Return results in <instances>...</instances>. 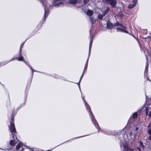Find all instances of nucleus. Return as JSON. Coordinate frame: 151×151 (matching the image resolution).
<instances>
[{
    "instance_id": "nucleus-15",
    "label": "nucleus",
    "mask_w": 151,
    "mask_h": 151,
    "mask_svg": "<svg viewBox=\"0 0 151 151\" xmlns=\"http://www.w3.org/2000/svg\"><path fill=\"white\" fill-rule=\"evenodd\" d=\"M93 14V12L91 10H88L87 11V15H88L91 16Z\"/></svg>"
},
{
    "instance_id": "nucleus-5",
    "label": "nucleus",
    "mask_w": 151,
    "mask_h": 151,
    "mask_svg": "<svg viewBox=\"0 0 151 151\" xmlns=\"http://www.w3.org/2000/svg\"><path fill=\"white\" fill-rule=\"evenodd\" d=\"M120 146L121 147H123L122 151H133V149L128 146V144L126 142H124V144L121 143L120 144Z\"/></svg>"
},
{
    "instance_id": "nucleus-38",
    "label": "nucleus",
    "mask_w": 151,
    "mask_h": 151,
    "mask_svg": "<svg viewBox=\"0 0 151 151\" xmlns=\"http://www.w3.org/2000/svg\"><path fill=\"white\" fill-rule=\"evenodd\" d=\"M103 132V133H104V134H109V133L107 134V133H105V132Z\"/></svg>"
},
{
    "instance_id": "nucleus-42",
    "label": "nucleus",
    "mask_w": 151,
    "mask_h": 151,
    "mask_svg": "<svg viewBox=\"0 0 151 151\" xmlns=\"http://www.w3.org/2000/svg\"><path fill=\"white\" fill-rule=\"evenodd\" d=\"M146 59H147V56H146Z\"/></svg>"
},
{
    "instance_id": "nucleus-41",
    "label": "nucleus",
    "mask_w": 151,
    "mask_h": 151,
    "mask_svg": "<svg viewBox=\"0 0 151 151\" xmlns=\"http://www.w3.org/2000/svg\"><path fill=\"white\" fill-rule=\"evenodd\" d=\"M14 58H13L11 60H10V61H11L12 60H14Z\"/></svg>"
},
{
    "instance_id": "nucleus-37",
    "label": "nucleus",
    "mask_w": 151,
    "mask_h": 151,
    "mask_svg": "<svg viewBox=\"0 0 151 151\" xmlns=\"http://www.w3.org/2000/svg\"><path fill=\"white\" fill-rule=\"evenodd\" d=\"M137 149L139 150V151H140V150L139 147H137Z\"/></svg>"
},
{
    "instance_id": "nucleus-30",
    "label": "nucleus",
    "mask_w": 151,
    "mask_h": 151,
    "mask_svg": "<svg viewBox=\"0 0 151 151\" xmlns=\"http://www.w3.org/2000/svg\"><path fill=\"white\" fill-rule=\"evenodd\" d=\"M26 147L27 148L29 149L30 150V151H33V150L32 149H31L30 147H29L28 146H27Z\"/></svg>"
},
{
    "instance_id": "nucleus-2",
    "label": "nucleus",
    "mask_w": 151,
    "mask_h": 151,
    "mask_svg": "<svg viewBox=\"0 0 151 151\" xmlns=\"http://www.w3.org/2000/svg\"><path fill=\"white\" fill-rule=\"evenodd\" d=\"M15 137H14V138H12L13 139L10 140L9 143L10 145L11 146V147L9 149L8 148L7 149L8 150V151H12V150H11V149H12V148H13L17 142L15 140ZM22 143H19L16 147V150H17V151H24V149L22 147V148L21 150H19V149L22 147Z\"/></svg>"
},
{
    "instance_id": "nucleus-10",
    "label": "nucleus",
    "mask_w": 151,
    "mask_h": 151,
    "mask_svg": "<svg viewBox=\"0 0 151 151\" xmlns=\"http://www.w3.org/2000/svg\"><path fill=\"white\" fill-rule=\"evenodd\" d=\"M107 27L109 29H111L113 28L114 25L110 22L108 21L107 23Z\"/></svg>"
},
{
    "instance_id": "nucleus-25",
    "label": "nucleus",
    "mask_w": 151,
    "mask_h": 151,
    "mask_svg": "<svg viewBox=\"0 0 151 151\" xmlns=\"http://www.w3.org/2000/svg\"><path fill=\"white\" fill-rule=\"evenodd\" d=\"M93 35H92L91 36V39H90V44H92L93 42Z\"/></svg>"
},
{
    "instance_id": "nucleus-36",
    "label": "nucleus",
    "mask_w": 151,
    "mask_h": 151,
    "mask_svg": "<svg viewBox=\"0 0 151 151\" xmlns=\"http://www.w3.org/2000/svg\"><path fill=\"white\" fill-rule=\"evenodd\" d=\"M84 136H81V137H76V138H80V137H84Z\"/></svg>"
},
{
    "instance_id": "nucleus-8",
    "label": "nucleus",
    "mask_w": 151,
    "mask_h": 151,
    "mask_svg": "<svg viewBox=\"0 0 151 151\" xmlns=\"http://www.w3.org/2000/svg\"><path fill=\"white\" fill-rule=\"evenodd\" d=\"M109 2L110 4L112 7H115L116 4V2L115 0H106Z\"/></svg>"
},
{
    "instance_id": "nucleus-31",
    "label": "nucleus",
    "mask_w": 151,
    "mask_h": 151,
    "mask_svg": "<svg viewBox=\"0 0 151 151\" xmlns=\"http://www.w3.org/2000/svg\"><path fill=\"white\" fill-rule=\"evenodd\" d=\"M132 134H133V132L132 131H131V132L129 133V135L130 136H132Z\"/></svg>"
},
{
    "instance_id": "nucleus-27",
    "label": "nucleus",
    "mask_w": 151,
    "mask_h": 151,
    "mask_svg": "<svg viewBox=\"0 0 151 151\" xmlns=\"http://www.w3.org/2000/svg\"><path fill=\"white\" fill-rule=\"evenodd\" d=\"M147 133L149 135H151V129H148L147 131Z\"/></svg>"
},
{
    "instance_id": "nucleus-19",
    "label": "nucleus",
    "mask_w": 151,
    "mask_h": 151,
    "mask_svg": "<svg viewBox=\"0 0 151 151\" xmlns=\"http://www.w3.org/2000/svg\"><path fill=\"white\" fill-rule=\"evenodd\" d=\"M102 14H99L98 16V18L100 19H102V18L105 15H104L103 14V12H102Z\"/></svg>"
},
{
    "instance_id": "nucleus-3",
    "label": "nucleus",
    "mask_w": 151,
    "mask_h": 151,
    "mask_svg": "<svg viewBox=\"0 0 151 151\" xmlns=\"http://www.w3.org/2000/svg\"><path fill=\"white\" fill-rule=\"evenodd\" d=\"M14 118L12 117L10 121V125L9 127V129L10 132L11 133V135L12 136V137L14 138L15 137L17 140V138L16 137L15 134L17 133L16 129L15 127L14 123Z\"/></svg>"
},
{
    "instance_id": "nucleus-32",
    "label": "nucleus",
    "mask_w": 151,
    "mask_h": 151,
    "mask_svg": "<svg viewBox=\"0 0 151 151\" xmlns=\"http://www.w3.org/2000/svg\"><path fill=\"white\" fill-rule=\"evenodd\" d=\"M147 64H148V62L147 61V65L146 66V69H145V70H147Z\"/></svg>"
},
{
    "instance_id": "nucleus-20",
    "label": "nucleus",
    "mask_w": 151,
    "mask_h": 151,
    "mask_svg": "<svg viewBox=\"0 0 151 151\" xmlns=\"http://www.w3.org/2000/svg\"><path fill=\"white\" fill-rule=\"evenodd\" d=\"M91 23V24H92L95 22V20L93 19V18L91 17H89Z\"/></svg>"
},
{
    "instance_id": "nucleus-22",
    "label": "nucleus",
    "mask_w": 151,
    "mask_h": 151,
    "mask_svg": "<svg viewBox=\"0 0 151 151\" xmlns=\"http://www.w3.org/2000/svg\"><path fill=\"white\" fill-rule=\"evenodd\" d=\"M139 143L140 147H141L143 149L144 147V146L143 145L142 142V141H140Z\"/></svg>"
},
{
    "instance_id": "nucleus-7",
    "label": "nucleus",
    "mask_w": 151,
    "mask_h": 151,
    "mask_svg": "<svg viewBox=\"0 0 151 151\" xmlns=\"http://www.w3.org/2000/svg\"><path fill=\"white\" fill-rule=\"evenodd\" d=\"M41 2L42 3V4L43 5L44 9H45V13H44V21H45V18L46 17H47L49 13V12L47 11H46L45 10V7L44 6V0H40Z\"/></svg>"
},
{
    "instance_id": "nucleus-34",
    "label": "nucleus",
    "mask_w": 151,
    "mask_h": 151,
    "mask_svg": "<svg viewBox=\"0 0 151 151\" xmlns=\"http://www.w3.org/2000/svg\"><path fill=\"white\" fill-rule=\"evenodd\" d=\"M24 63H25V64H26V65H27L28 66V65H29V64L28 63H27V62H26V61H24Z\"/></svg>"
},
{
    "instance_id": "nucleus-1",
    "label": "nucleus",
    "mask_w": 151,
    "mask_h": 151,
    "mask_svg": "<svg viewBox=\"0 0 151 151\" xmlns=\"http://www.w3.org/2000/svg\"><path fill=\"white\" fill-rule=\"evenodd\" d=\"M81 97L82 98L83 100L85 102V106L86 107V108L89 112V114L91 117L90 118L93 124H94L96 128L98 129V132H99L100 131V128L99 127L98 123H96L97 122L96 120L95 119H94V117L92 112L91 110L90 107L85 100L84 97L82 96Z\"/></svg>"
},
{
    "instance_id": "nucleus-13",
    "label": "nucleus",
    "mask_w": 151,
    "mask_h": 151,
    "mask_svg": "<svg viewBox=\"0 0 151 151\" xmlns=\"http://www.w3.org/2000/svg\"><path fill=\"white\" fill-rule=\"evenodd\" d=\"M145 113L146 115H148L150 117L151 116V111H149L148 109H146L145 110Z\"/></svg>"
},
{
    "instance_id": "nucleus-18",
    "label": "nucleus",
    "mask_w": 151,
    "mask_h": 151,
    "mask_svg": "<svg viewBox=\"0 0 151 151\" xmlns=\"http://www.w3.org/2000/svg\"><path fill=\"white\" fill-rule=\"evenodd\" d=\"M137 112H135L133 113L132 116L133 119L136 118L137 116Z\"/></svg>"
},
{
    "instance_id": "nucleus-33",
    "label": "nucleus",
    "mask_w": 151,
    "mask_h": 151,
    "mask_svg": "<svg viewBox=\"0 0 151 151\" xmlns=\"http://www.w3.org/2000/svg\"><path fill=\"white\" fill-rule=\"evenodd\" d=\"M150 136L149 137V138H148V139L149 140H151V135H150Z\"/></svg>"
},
{
    "instance_id": "nucleus-40",
    "label": "nucleus",
    "mask_w": 151,
    "mask_h": 151,
    "mask_svg": "<svg viewBox=\"0 0 151 151\" xmlns=\"http://www.w3.org/2000/svg\"><path fill=\"white\" fill-rule=\"evenodd\" d=\"M9 62V61H8V62H6V63H5V64H4V65L6 64L8 62Z\"/></svg>"
},
{
    "instance_id": "nucleus-35",
    "label": "nucleus",
    "mask_w": 151,
    "mask_h": 151,
    "mask_svg": "<svg viewBox=\"0 0 151 151\" xmlns=\"http://www.w3.org/2000/svg\"><path fill=\"white\" fill-rule=\"evenodd\" d=\"M55 77L56 78H58L59 77V76H58L57 75H55Z\"/></svg>"
},
{
    "instance_id": "nucleus-11",
    "label": "nucleus",
    "mask_w": 151,
    "mask_h": 151,
    "mask_svg": "<svg viewBox=\"0 0 151 151\" xmlns=\"http://www.w3.org/2000/svg\"><path fill=\"white\" fill-rule=\"evenodd\" d=\"M84 70L83 71V73L80 78V80H79V82L77 84L78 85V87L79 88V89H80V90L81 91V89H80V83L81 81V80L82 79V78L83 76V75H84Z\"/></svg>"
},
{
    "instance_id": "nucleus-43",
    "label": "nucleus",
    "mask_w": 151,
    "mask_h": 151,
    "mask_svg": "<svg viewBox=\"0 0 151 151\" xmlns=\"http://www.w3.org/2000/svg\"><path fill=\"white\" fill-rule=\"evenodd\" d=\"M0 149H1V150H3V149H1V148H0Z\"/></svg>"
},
{
    "instance_id": "nucleus-16",
    "label": "nucleus",
    "mask_w": 151,
    "mask_h": 151,
    "mask_svg": "<svg viewBox=\"0 0 151 151\" xmlns=\"http://www.w3.org/2000/svg\"><path fill=\"white\" fill-rule=\"evenodd\" d=\"M70 3L72 4H75L77 2V0H69Z\"/></svg>"
},
{
    "instance_id": "nucleus-6",
    "label": "nucleus",
    "mask_w": 151,
    "mask_h": 151,
    "mask_svg": "<svg viewBox=\"0 0 151 151\" xmlns=\"http://www.w3.org/2000/svg\"><path fill=\"white\" fill-rule=\"evenodd\" d=\"M63 4L62 0H54L53 3V5L55 7H58Z\"/></svg>"
},
{
    "instance_id": "nucleus-4",
    "label": "nucleus",
    "mask_w": 151,
    "mask_h": 151,
    "mask_svg": "<svg viewBox=\"0 0 151 151\" xmlns=\"http://www.w3.org/2000/svg\"><path fill=\"white\" fill-rule=\"evenodd\" d=\"M114 26H119L120 27L116 28V29L117 32H125L126 33H129L128 31L126 30V28L125 27L121 24L117 22L114 24Z\"/></svg>"
},
{
    "instance_id": "nucleus-39",
    "label": "nucleus",
    "mask_w": 151,
    "mask_h": 151,
    "mask_svg": "<svg viewBox=\"0 0 151 151\" xmlns=\"http://www.w3.org/2000/svg\"><path fill=\"white\" fill-rule=\"evenodd\" d=\"M132 35L134 38H136L135 37V36H134L133 35Z\"/></svg>"
},
{
    "instance_id": "nucleus-17",
    "label": "nucleus",
    "mask_w": 151,
    "mask_h": 151,
    "mask_svg": "<svg viewBox=\"0 0 151 151\" xmlns=\"http://www.w3.org/2000/svg\"><path fill=\"white\" fill-rule=\"evenodd\" d=\"M109 10V8L108 7L106 8L104 11H102L103 12V14L105 15L107 13Z\"/></svg>"
},
{
    "instance_id": "nucleus-9",
    "label": "nucleus",
    "mask_w": 151,
    "mask_h": 151,
    "mask_svg": "<svg viewBox=\"0 0 151 151\" xmlns=\"http://www.w3.org/2000/svg\"><path fill=\"white\" fill-rule=\"evenodd\" d=\"M137 2V0H134L132 3H133L132 4H130L128 6V8L129 9H132L135 6Z\"/></svg>"
},
{
    "instance_id": "nucleus-44",
    "label": "nucleus",
    "mask_w": 151,
    "mask_h": 151,
    "mask_svg": "<svg viewBox=\"0 0 151 151\" xmlns=\"http://www.w3.org/2000/svg\"><path fill=\"white\" fill-rule=\"evenodd\" d=\"M101 131H102L101 132H103V131H102V130H101Z\"/></svg>"
},
{
    "instance_id": "nucleus-23",
    "label": "nucleus",
    "mask_w": 151,
    "mask_h": 151,
    "mask_svg": "<svg viewBox=\"0 0 151 151\" xmlns=\"http://www.w3.org/2000/svg\"><path fill=\"white\" fill-rule=\"evenodd\" d=\"M28 66H29V67L31 69V70H32V75H33V72H35V71H37H37L35 70H34L32 68V67H31L30 65H28Z\"/></svg>"
},
{
    "instance_id": "nucleus-28",
    "label": "nucleus",
    "mask_w": 151,
    "mask_h": 151,
    "mask_svg": "<svg viewBox=\"0 0 151 151\" xmlns=\"http://www.w3.org/2000/svg\"><path fill=\"white\" fill-rule=\"evenodd\" d=\"M148 129H151V122L147 126Z\"/></svg>"
},
{
    "instance_id": "nucleus-12",
    "label": "nucleus",
    "mask_w": 151,
    "mask_h": 151,
    "mask_svg": "<svg viewBox=\"0 0 151 151\" xmlns=\"http://www.w3.org/2000/svg\"><path fill=\"white\" fill-rule=\"evenodd\" d=\"M138 129H139L138 127H136L134 130L135 131H136L137 132ZM133 134L134 137L136 136L139 137V132H137L136 133H134Z\"/></svg>"
},
{
    "instance_id": "nucleus-26",
    "label": "nucleus",
    "mask_w": 151,
    "mask_h": 151,
    "mask_svg": "<svg viewBox=\"0 0 151 151\" xmlns=\"http://www.w3.org/2000/svg\"><path fill=\"white\" fill-rule=\"evenodd\" d=\"M92 44L90 43V45H89V51L88 54H89L90 55V52L91 50V47L92 46Z\"/></svg>"
},
{
    "instance_id": "nucleus-14",
    "label": "nucleus",
    "mask_w": 151,
    "mask_h": 151,
    "mask_svg": "<svg viewBox=\"0 0 151 151\" xmlns=\"http://www.w3.org/2000/svg\"><path fill=\"white\" fill-rule=\"evenodd\" d=\"M89 57H90V54H89L88 55V58H87V61H86V64L85 65V66L84 69V71L85 70V69H87V66H88V59H89Z\"/></svg>"
},
{
    "instance_id": "nucleus-21",
    "label": "nucleus",
    "mask_w": 151,
    "mask_h": 151,
    "mask_svg": "<svg viewBox=\"0 0 151 151\" xmlns=\"http://www.w3.org/2000/svg\"><path fill=\"white\" fill-rule=\"evenodd\" d=\"M15 59L18 60L19 61H23V58L22 56H21L19 58H16Z\"/></svg>"
},
{
    "instance_id": "nucleus-29",
    "label": "nucleus",
    "mask_w": 151,
    "mask_h": 151,
    "mask_svg": "<svg viewBox=\"0 0 151 151\" xmlns=\"http://www.w3.org/2000/svg\"><path fill=\"white\" fill-rule=\"evenodd\" d=\"M89 0H83L84 3L86 4L88 2Z\"/></svg>"
},
{
    "instance_id": "nucleus-24",
    "label": "nucleus",
    "mask_w": 151,
    "mask_h": 151,
    "mask_svg": "<svg viewBox=\"0 0 151 151\" xmlns=\"http://www.w3.org/2000/svg\"><path fill=\"white\" fill-rule=\"evenodd\" d=\"M23 44H24V43L22 44V45H21V46H20V52H19L20 55H21V50H22V48L23 47Z\"/></svg>"
}]
</instances>
